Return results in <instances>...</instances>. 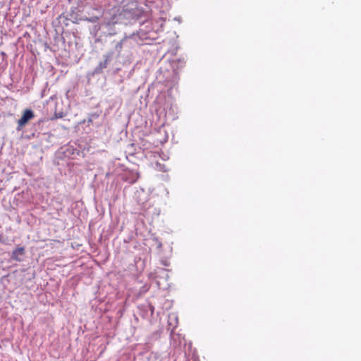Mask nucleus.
<instances>
[{
    "mask_svg": "<svg viewBox=\"0 0 361 361\" xmlns=\"http://www.w3.org/2000/svg\"><path fill=\"white\" fill-rule=\"evenodd\" d=\"M35 117L34 112L29 109H25L21 118L18 121L17 130H20L30 120Z\"/></svg>",
    "mask_w": 361,
    "mask_h": 361,
    "instance_id": "f03ea898",
    "label": "nucleus"
},
{
    "mask_svg": "<svg viewBox=\"0 0 361 361\" xmlns=\"http://www.w3.org/2000/svg\"><path fill=\"white\" fill-rule=\"evenodd\" d=\"M120 16L128 20H135L144 14V8L139 0H122Z\"/></svg>",
    "mask_w": 361,
    "mask_h": 361,
    "instance_id": "f257e3e1",
    "label": "nucleus"
},
{
    "mask_svg": "<svg viewBox=\"0 0 361 361\" xmlns=\"http://www.w3.org/2000/svg\"><path fill=\"white\" fill-rule=\"evenodd\" d=\"M88 22H91V23H95L97 22L98 20H99V18L97 17V16H94V17H92L90 18H87L86 19Z\"/></svg>",
    "mask_w": 361,
    "mask_h": 361,
    "instance_id": "20e7f679",
    "label": "nucleus"
},
{
    "mask_svg": "<svg viewBox=\"0 0 361 361\" xmlns=\"http://www.w3.org/2000/svg\"><path fill=\"white\" fill-rule=\"evenodd\" d=\"M25 249L23 247H16L13 252L11 255V258L16 261H21L20 256L24 255Z\"/></svg>",
    "mask_w": 361,
    "mask_h": 361,
    "instance_id": "7ed1b4c3",
    "label": "nucleus"
}]
</instances>
